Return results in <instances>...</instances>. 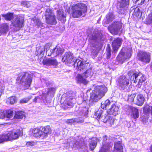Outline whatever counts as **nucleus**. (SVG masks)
<instances>
[{
  "label": "nucleus",
  "instance_id": "obj_1",
  "mask_svg": "<svg viewBox=\"0 0 152 152\" xmlns=\"http://www.w3.org/2000/svg\"><path fill=\"white\" fill-rule=\"evenodd\" d=\"M62 61L65 63L72 64L74 67H76V69L77 68L80 71H83L90 66V64L88 63H86L79 59L75 60L73 54L70 52H66L64 54Z\"/></svg>",
  "mask_w": 152,
  "mask_h": 152
},
{
  "label": "nucleus",
  "instance_id": "obj_2",
  "mask_svg": "<svg viewBox=\"0 0 152 152\" xmlns=\"http://www.w3.org/2000/svg\"><path fill=\"white\" fill-rule=\"evenodd\" d=\"M105 36L99 32L94 33L89 39V41L93 48L91 51L92 55L96 56L99 50L102 47L103 41L104 39Z\"/></svg>",
  "mask_w": 152,
  "mask_h": 152
},
{
  "label": "nucleus",
  "instance_id": "obj_3",
  "mask_svg": "<svg viewBox=\"0 0 152 152\" xmlns=\"http://www.w3.org/2000/svg\"><path fill=\"white\" fill-rule=\"evenodd\" d=\"M71 14L74 18H78L84 16L87 11V7L83 3H79L73 4L71 6Z\"/></svg>",
  "mask_w": 152,
  "mask_h": 152
},
{
  "label": "nucleus",
  "instance_id": "obj_4",
  "mask_svg": "<svg viewBox=\"0 0 152 152\" xmlns=\"http://www.w3.org/2000/svg\"><path fill=\"white\" fill-rule=\"evenodd\" d=\"M107 88L104 86H96L94 91L91 93L90 100L96 102L104 96L107 92Z\"/></svg>",
  "mask_w": 152,
  "mask_h": 152
},
{
  "label": "nucleus",
  "instance_id": "obj_5",
  "mask_svg": "<svg viewBox=\"0 0 152 152\" xmlns=\"http://www.w3.org/2000/svg\"><path fill=\"white\" fill-rule=\"evenodd\" d=\"M17 82L19 83L26 88L30 87L32 82L31 75L27 72H23L20 73L17 79Z\"/></svg>",
  "mask_w": 152,
  "mask_h": 152
},
{
  "label": "nucleus",
  "instance_id": "obj_6",
  "mask_svg": "<svg viewBox=\"0 0 152 152\" xmlns=\"http://www.w3.org/2000/svg\"><path fill=\"white\" fill-rule=\"evenodd\" d=\"M129 74L130 78L132 82L137 84L138 87H140L146 80V78L140 72L134 71Z\"/></svg>",
  "mask_w": 152,
  "mask_h": 152
},
{
  "label": "nucleus",
  "instance_id": "obj_7",
  "mask_svg": "<svg viewBox=\"0 0 152 152\" xmlns=\"http://www.w3.org/2000/svg\"><path fill=\"white\" fill-rule=\"evenodd\" d=\"M76 93L72 91L67 92L64 95L66 97L64 103V105L68 107H72L75 102V99L73 97L75 96Z\"/></svg>",
  "mask_w": 152,
  "mask_h": 152
},
{
  "label": "nucleus",
  "instance_id": "obj_8",
  "mask_svg": "<svg viewBox=\"0 0 152 152\" xmlns=\"http://www.w3.org/2000/svg\"><path fill=\"white\" fill-rule=\"evenodd\" d=\"M122 23L119 22H113L108 27V30L113 35H120L122 31Z\"/></svg>",
  "mask_w": 152,
  "mask_h": 152
},
{
  "label": "nucleus",
  "instance_id": "obj_9",
  "mask_svg": "<svg viewBox=\"0 0 152 152\" xmlns=\"http://www.w3.org/2000/svg\"><path fill=\"white\" fill-rule=\"evenodd\" d=\"M45 15L46 23L51 25H55L56 23V16L53 11L50 8L46 9Z\"/></svg>",
  "mask_w": 152,
  "mask_h": 152
},
{
  "label": "nucleus",
  "instance_id": "obj_10",
  "mask_svg": "<svg viewBox=\"0 0 152 152\" xmlns=\"http://www.w3.org/2000/svg\"><path fill=\"white\" fill-rule=\"evenodd\" d=\"M24 18L20 15H17L12 21V24L14 28L19 30L24 26Z\"/></svg>",
  "mask_w": 152,
  "mask_h": 152
},
{
  "label": "nucleus",
  "instance_id": "obj_11",
  "mask_svg": "<svg viewBox=\"0 0 152 152\" xmlns=\"http://www.w3.org/2000/svg\"><path fill=\"white\" fill-rule=\"evenodd\" d=\"M22 132L20 129L13 130L4 134L7 141L14 140L18 138L22 134Z\"/></svg>",
  "mask_w": 152,
  "mask_h": 152
},
{
  "label": "nucleus",
  "instance_id": "obj_12",
  "mask_svg": "<svg viewBox=\"0 0 152 152\" xmlns=\"http://www.w3.org/2000/svg\"><path fill=\"white\" fill-rule=\"evenodd\" d=\"M64 50L58 46H56L53 48H51L50 51H47V55L50 56H56L62 54L64 52Z\"/></svg>",
  "mask_w": 152,
  "mask_h": 152
},
{
  "label": "nucleus",
  "instance_id": "obj_13",
  "mask_svg": "<svg viewBox=\"0 0 152 152\" xmlns=\"http://www.w3.org/2000/svg\"><path fill=\"white\" fill-rule=\"evenodd\" d=\"M137 58L142 61L148 63L150 60V55L149 53L142 51L138 53Z\"/></svg>",
  "mask_w": 152,
  "mask_h": 152
},
{
  "label": "nucleus",
  "instance_id": "obj_14",
  "mask_svg": "<svg viewBox=\"0 0 152 152\" xmlns=\"http://www.w3.org/2000/svg\"><path fill=\"white\" fill-rule=\"evenodd\" d=\"M129 83V80L124 76L120 77L118 80L119 86L123 89L126 88Z\"/></svg>",
  "mask_w": 152,
  "mask_h": 152
},
{
  "label": "nucleus",
  "instance_id": "obj_15",
  "mask_svg": "<svg viewBox=\"0 0 152 152\" xmlns=\"http://www.w3.org/2000/svg\"><path fill=\"white\" fill-rule=\"evenodd\" d=\"M131 56L130 50H129V52L126 54L121 51L118 55L116 60L119 62H123L126 59L129 58Z\"/></svg>",
  "mask_w": 152,
  "mask_h": 152
},
{
  "label": "nucleus",
  "instance_id": "obj_16",
  "mask_svg": "<svg viewBox=\"0 0 152 152\" xmlns=\"http://www.w3.org/2000/svg\"><path fill=\"white\" fill-rule=\"evenodd\" d=\"M129 0H120L118 4V8L119 10H123L128 7Z\"/></svg>",
  "mask_w": 152,
  "mask_h": 152
},
{
  "label": "nucleus",
  "instance_id": "obj_17",
  "mask_svg": "<svg viewBox=\"0 0 152 152\" xmlns=\"http://www.w3.org/2000/svg\"><path fill=\"white\" fill-rule=\"evenodd\" d=\"M145 100V98L143 95L138 94L137 95L136 98L134 99L135 103L140 106H141L143 104Z\"/></svg>",
  "mask_w": 152,
  "mask_h": 152
},
{
  "label": "nucleus",
  "instance_id": "obj_18",
  "mask_svg": "<svg viewBox=\"0 0 152 152\" xmlns=\"http://www.w3.org/2000/svg\"><path fill=\"white\" fill-rule=\"evenodd\" d=\"M122 40L120 38L115 39L112 42V46L114 51H117L118 49L120 47L122 43Z\"/></svg>",
  "mask_w": 152,
  "mask_h": 152
},
{
  "label": "nucleus",
  "instance_id": "obj_19",
  "mask_svg": "<svg viewBox=\"0 0 152 152\" xmlns=\"http://www.w3.org/2000/svg\"><path fill=\"white\" fill-rule=\"evenodd\" d=\"M42 63L44 65L47 66H56L58 65V63L57 61L55 59H44Z\"/></svg>",
  "mask_w": 152,
  "mask_h": 152
},
{
  "label": "nucleus",
  "instance_id": "obj_20",
  "mask_svg": "<svg viewBox=\"0 0 152 152\" xmlns=\"http://www.w3.org/2000/svg\"><path fill=\"white\" fill-rule=\"evenodd\" d=\"M32 133L34 137L42 139H44L42 132L40 129L38 128L34 129H32Z\"/></svg>",
  "mask_w": 152,
  "mask_h": 152
},
{
  "label": "nucleus",
  "instance_id": "obj_21",
  "mask_svg": "<svg viewBox=\"0 0 152 152\" xmlns=\"http://www.w3.org/2000/svg\"><path fill=\"white\" fill-rule=\"evenodd\" d=\"M107 112L110 115L115 116L119 112V107L115 104H113Z\"/></svg>",
  "mask_w": 152,
  "mask_h": 152
},
{
  "label": "nucleus",
  "instance_id": "obj_22",
  "mask_svg": "<svg viewBox=\"0 0 152 152\" xmlns=\"http://www.w3.org/2000/svg\"><path fill=\"white\" fill-rule=\"evenodd\" d=\"M76 80L78 83H82L84 85H86L88 83V81L83 76V73L82 74H77L76 77Z\"/></svg>",
  "mask_w": 152,
  "mask_h": 152
},
{
  "label": "nucleus",
  "instance_id": "obj_23",
  "mask_svg": "<svg viewBox=\"0 0 152 152\" xmlns=\"http://www.w3.org/2000/svg\"><path fill=\"white\" fill-rule=\"evenodd\" d=\"M41 130L44 139L46 138L48 135L50 134L51 132V128L49 126L42 127Z\"/></svg>",
  "mask_w": 152,
  "mask_h": 152
},
{
  "label": "nucleus",
  "instance_id": "obj_24",
  "mask_svg": "<svg viewBox=\"0 0 152 152\" xmlns=\"http://www.w3.org/2000/svg\"><path fill=\"white\" fill-rule=\"evenodd\" d=\"M131 116L134 119L138 118L139 116L138 109L137 108L132 107L131 108Z\"/></svg>",
  "mask_w": 152,
  "mask_h": 152
},
{
  "label": "nucleus",
  "instance_id": "obj_25",
  "mask_svg": "<svg viewBox=\"0 0 152 152\" xmlns=\"http://www.w3.org/2000/svg\"><path fill=\"white\" fill-rule=\"evenodd\" d=\"M114 148L113 152H123V148L120 141L115 143Z\"/></svg>",
  "mask_w": 152,
  "mask_h": 152
},
{
  "label": "nucleus",
  "instance_id": "obj_26",
  "mask_svg": "<svg viewBox=\"0 0 152 152\" xmlns=\"http://www.w3.org/2000/svg\"><path fill=\"white\" fill-rule=\"evenodd\" d=\"M143 111L144 114L148 115L149 114L152 115V106H145L143 107Z\"/></svg>",
  "mask_w": 152,
  "mask_h": 152
},
{
  "label": "nucleus",
  "instance_id": "obj_27",
  "mask_svg": "<svg viewBox=\"0 0 152 152\" xmlns=\"http://www.w3.org/2000/svg\"><path fill=\"white\" fill-rule=\"evenodd\" d=\"M83 76L86 78L88 77H90L94 74L93 71L92 70L91 67H89L86 71L83 73Z\"/></svg>",
  "mask_w": 152,
  "mask_h": 152
},
{
  "label": "nucleus",
  "instance_id": "obj_28",
  "mask_svg": "<svg viewBox=\"0 0 152 152\" xmlns=\"http://www.w3.org/2000/svg\"><path fill=\"white\" fill-rule=\"evenodd\" d=\"M97 139L96 138H93L90 141L89 143L90 148L91 151H93L95 148L97 143Z\"/></svg>",
  "mask_w": 152,
  "mask_h": 152
},
{
  "label": "nucleus",
  "instance_id": "obj_29",
  "mask_svg": "<svg viewBox=\"0 0 152 152\" xmlns=\"http://www.w3.org/2000/svg\"><path fill=\"white\" fill-rule=\"evenodd\" d=\"M2 16L6 20L10 21L13 18L14 13L9 12L6 14H2Z\"/></svg>",
  "mask_w": 152,
  "mask_h": 152
},
{
  "label": "nucleus",
  "instance_id": "obj_30",
  "mask_svg": "<svg viewBox=\"0 0 152 152\" xmlns=\"http://www.w3.org/2000/svg\"><path fill=\"white\" fill-rule=\"evenodd\" d=\"M109 143H104L99 152H107L109 151Z\"/></svg>",
  "mask_w": 152,
  "mask_h": 152
},
{
  "label": "nucleus",
  "instance_id": "obj_31",
  "mask_svg": "<svg viewBox=\"0 0 152 152\" xmlns=\"http://www.w3.org/2000/svg\"><path fill=\"white\" fill-rule=\"evenodd\" d=\"M103 113V110L99 108L97 111L95 112L94 115V117L97 119H100Z\"/></svg>",
  "mask_w": 152,
  "mask_h": 152
},
{
  "label": "nucleus",
  "instance_id": "obj_32",
  "mask_svg": "<svg viewBox=\"0 0 152 152\" xmlns=\"http://www.w3.org/2000/svg\"><path fill=\"white\" fill-rule=\"evenodd\" d=\"M8 26L7 24H3L0 28V32L2 33H6L8 31Z\"/></svg>",
  "mask_w": 152,
  "mask_h": 152
},
{
  "label": "nucleus",
  "instance_id": "obj_33",
  "mask_svg": "<svg viewBox=\"0 0 152 152\" xmlns=\"http://www.w3.org/2000/svg\"><path fill=\"white\" fill-rule=\"evenodd\" d=\"M114 18L113 14L111 13H109L107 14L106 16V23H108L112 21Z\"/></svg>",
  "mask_w": 152,
  "mask_h": 152
},
{
  "label": "nucleus",
  "instance_id": "obj_34",
  "mask_svg": "<svg viewBox=\"0 0 152 152\" xmlns=\"http://www.w3.org/2000/svg\"><path fill=\"white\" fill-rule=\"evenodd\" d=\"M110 102L108 99L102 101L101 103V107L102 109L106 108L110 104Z\"/></svg>",
  "mask_w": 152,
  "mask_h": 152
},
{
  "label": "nucleus",
  "instance_id": "obj_35",
  "mask_svg": "<svg viewBox=\"0 0 152 152\" xmlns=\"http://www.w3.org/2000/svg\"><path fill=\"white\" fill-rule=\"evenodd\" d=\"M24 115V112L23 111H18L16 113L14 117L16 119L23 118Z\"/></svg>",
  "mask_w": 152,
  "mask_h": 152
},
{
  "label": "nucleus",
  "instance_id": "obj_36",
  "mask_svg": "<svg viewBox=\"0 0 152 152\" xmlns=\"http://www.w3.org/2000/svg\"><path fill=\"white\" fill-rule=\"evenodd\" d=\"M57 16L59 19H61L62 18H65L66 16V14L61 10H59L57 11Z\"/></svg>",
  "mask_w": 152,
  "mask_h": 152
},
{
  "label": "nucleus",
  "instance_id": "obj_37",
  "mask_svg": "<svg viewBox=\"0 0 152 152\" xmlns=\"http://www.w3.org/2000/svg\"><path fill=\"white\" fill-rule=\"evenodd\" d=\"M16 98L15 96H12L8 98L7 100V104H12L16 101Z\"/></svg>",
  "mask_w": 152,
  "mask_h": 152
},
{
  "label": "nucleus",
  "instance_id": "obj_38",
  "mask_svg": "<svg viewBox=\"0 0 152 152\" xmlns=\"http://www.w3.org/2000/svg\"><path fill=\"white\" fill-rule=\"evenodd\" d=\"M56 91V88L51 87L48 89V90L47 92V94L50 95L51 96H53L55 94Z\"/></svg>",
  "mask_w": 152,
  "mask_h": 152
},
{
  "label": "nucleus",
  "instance_id": "obj_39",
  "mask_svg": "<svg viewBox=\"0 0 152 152\" xmlns=\"http://www.w3.org/2000/svg\"><path fill=\"white\" fill-rule=\"evenodd\" d=\"M6 116L7 118H10L13 115V112L11 110H9L5 111Z\"/></svg>",
  "mask_w": 152,
  "mask_h": 152
},
{
  "label": "nucleus",
  "instance_id": "obj_40",
  "mask_svg": "<svg viewBox=\"0 0 152 152\" xmlns=\"http://www.w3.org/2000/svg\"><path fill=\"white\" fill-rule=\"evenodd\" d=\"M136 95L134 94H132L129 95L128 96V101L130 102H134V98L135 97Z\"/></svg>",
  "mask_w": 152,
  "mask_h": 152
},
{
  "label": "nucleus",
  "instance_id": "obj_41",
  "mask_svg": "<svg viewBox=\"0 0 152 152\" xmlns=\"http://www.w3.org/2000/svg\"><path fill=\"white\" fill-rule=\"evenodd\" d=\"M34 21L35 23V25L37 26L38 27H41L42 26V23L38 19L35 18L34 19Z\"/></svg>",
  "mask_w": 152,
  "mask_h": 152
},
{
  "label": "nucleus",
  "instance_id": "obj_42",
  "mask_svg": "<svg viewBox=\"0 0 152 152\" xmlns=\"http://www.w3.org/2000/svg\"><path fill=\"white\" fill-rule=\"evenodd\" d=\"M114 119L111 117H109L107 124V125L111 126L114 124Z\"/></svg>",
  "mask_w": 152,
  "mask_h": 152
},
{
  "label": "nucleus",
  "instance_id": "obj_43",
  "mask_svg": "<svg viewBox=\"0 0 152 152\" xmlns=\"http://www.w3.org/2000/svg\"><path fill=\"white\" fill-rule=\"evenodd\" d=\"M88 111L86 108H84L81 110L80 114H81V116H86L88 113Z\"/></svg>",
  "mask_w": 152,
  "mask_h": 152
},
{
  "label": "nucleus",
  "instance_id": "obj_44",
  "mask_svg": "<svg viewBox=\"0 0 152 152\" xmlns=\"http://www.w3.org/2000/svg\"><path fill=\"white\" fill-rule=\"evenodd\" d=\"M109 117L107 115L102 116L100 119L104 123H107Z\"/></svg>",
  "mask_w": 152,
  "mask_h": 152
},
{
  "label": "nucleus",
  "instance_id": "obj_45",
  "mask_svg": "<svg viewBox=\"0 0 152 152\" xmlns=\"http://www.w3.org/2000/svg\"><path fill=\"white\" fill-rule=\"evenodd\" d=\"M7 142L4 134L0 135V143Z\"/></svg>",
  "mask_w": 152,
  "mask_h": 152
},
{
  "label": "nucleus",
  "instance_id": "obj_46",
  "mask_svg": "<svg viewBox=\"0 0 152 152\" xmlns=\"http://www.w3.org/2000/svg\"><path fill=\"white\" fill-rule=\"evenodd\" d=\"M21 4L22 5L27 8H28L31 6V4L28 1H22L21 2Z\"/></svg>",
  "mask_w": 152,
  "mask_h": 152
},
{
  "label": "nucleus",
  "instance_id": "obj_47",
  "mask_svg": "<svg viewBox=\"0 0 152 152\" xmlns=\"http://www.w3.org/2000/svg\"><path fill=\"white\" fill-rule=\"evenodd\" d=\"M75 118L67 119L65 123L67 124H71L74 123H75Z\"/></svg>",
  "mask_w": 152,
  "mask_h": 152
},
{
  "label": "nucleus",
  "instance_id": "obj_48",
  "mask_svg": "<svg viewBox=\"0 0 152 152\" xmlns=\"http://www.w3.org/2000/svg\"><path fill=\"white\" fill-rule=\"evenodd\" d=\"M50 47V45L49 44H46L44 46V50L46 51V54L47 55V51H50L49 50Z\"/></svg>",
  "mask_w": 152,
  "mask_h": 152
},
{
  "label": "nucleus",
  "instance_id": "obj_49",
  "mask_svg": "<svg viewBox=\"0 0 152 152\" xmlns=\"http://www.w3.org/2000/svg\"><path fill=\"white\" fill-rule=\"evenodd\" d=\"M35 143L33 141H30L27 142L26 144V145L28 147L32 146L35 145Z\"/></svg>",
  "mask_w": 152,
  "mask_h": 152
},
{
  "label": "nucleus",
  "instance_id": "obj_50",
  "mask_svg": "<svg viewBox=\"0 0 152 152\" xmlns=\"http://www.w3.org/2000/svg\"><path fill=\"white\" fill-rule=\"evenodd\" d=\"M107 59H109L110 58L111 55L110 49V48H108L107 49Z\"/></svg>",
  "mask_w": 152,
  "mask_h": 152
},
{
  "label": "nucleus",
  "instance_id": "obj_51",
  "mask_svg": "<svg viewBox=\"0 0 152 152\" xmlns=\"http://www.w3.org/2000/svg\"><path fill=\"white\" fill-rule=\"evenodd\" d=\"M45 51L44 50L40 48L37 51V55H43Z\"/></svg>",
  "mask_w": 152,
  "mask_h": 152
},
{
  "label": "nucleus",
  "instance_id": "obj_52",
  "mask_svg": "<svg viewBox=\"0 0 152 152\" xmlns=\"http://www.w3.org/2000/svg\"><path fill=\"white\" fill-rule=\"evenodd\" d=\"M146 116H142L141 118L142 121L144 123H145L147 121L148 119V116L146 115Z\"/></svg>",
  "mask_w": 152,
  "mask_h": 152
},
{
  "label": "nucleus",
  "instance_id": "obj_53",
  "mask_svg": "<svg viewBox=\"0 0 152 152\" xmlns=\"http://www.w3.org/2000/svg\"><path fill=\"white\" fill-rule=\"evenodd\" d=\"M75 123H82L84 122V121L83 119L81 118H75Z\"/></svg>",
  "mask_w": 152,
  "mask_h": 152
},
{
  "label": "nucleus",
  "instance_id": "obj_54",
  "mask_svg": "<svg viewBox=\"0 0 152 152\" xmlns=\"http://www.w3.org/2000/svg\"><path fill=\"white\" fill-rule=\"evenodd\" d=\"M6 117L5 112H0V118H3Z\"/></svg>",
  "mask_w": 152,
  "mask_h": 152
},
{
  "label": "nucleus",
  "instance_id": "obj_55",
  "mask_svg": "<svg viewBox=\"0 0 152 152\" xmlns=\"http://www.w3.org/2000/svg\"><path fill=\"white\" fill-rule=\"evenodd\" d=\"M29 99L28 98H24L20 101V102L21 103H24L27 102Z\"/></svg>",
  "mask_w": 152,
  "mask_h": 152
},
{
  "label": "nucleus",
  "instance_id": "obj_56",
  "mask_svg": "<svg viewBox=\"0 0 152 152\" xmlns=\"http://www.w3.org/2000/svg\"><path fill=\"white\" fill-rule=\"evenodd\" d=\"M107 137L106 135H105V136H104L103 138V143H102V144L103 145H104V143H106V142H105V141L107 140Z\"/></svg>",
  "mask_w": 152,
  "mask_h": 152
},
{
  "label": "nucleus",
  "instance_id": "obj_57",
  "mask_svg": "<svg viewBox=\"0 0 152 152\" xmlns=\"http://www.w3.org/2000/svg\"><path fill=\"white\" fill-rule=\"evenodd\" d=\"M4 89V87H2L1 88V90H0V97L1 96V95H2V93H3V90Z\"/></svg>",
  "mask_w": 152,
  "mask_h": 152
},
{
  "label": "nucleus",
  "instance_id": "obj_58",
  "mask_svg": "<svg viewBox=\"0 0 152 152\" xmlns=\"http://www.w3.org/2000/svg\"><path fill=\"white\" fill-rule=\"evenodd\" d=\"M131 124V123L130 122H129L128 123V124H127V126H128V128L130 127Z\"/></svg>",
  "mask_w": 152,
  "mask_h": 152
},
{
  "label": "nucleus",
  "instance_id": "obj_59",
  "mask_svg": "<svg viewBox=\"0 0 152 152\" xmlns=\"http://www.w3.org/2000/svg\"><path fill=\"white\" fill-rule=\"evenodd\" d=\"M134 1H135V0H133ZM139 0H136V1H135V2H137V1H138ZM145 0H142V1H141V3H143V2Z\"/></svg>",
  "mask_w": 152,
  "mask_h": 152
},
{
  "label": "nucleus",
  "instance_id": "obj_60",
  "mask_svg": "<svg viewBox=\"0 0 152 152\" xmlns=\"http://www.w3.org/2000/svg\"><path fill=\"white\" fill-rule=\"evenodd\" d=\"M150 22L151 23H152V15H151V16L150 18Z\"/></svg>",
  "mask_w": 152,
  "mask_h": 152
},
{
  "label": "nucleus",
  "instance_id": "obj_61",
  "mask_svg": "<svg viewBox=\"0 0 152 152\" xmlns=\"http://www.w3.org/2000/svg\"><path fill=\"white\" fill-rule=\"evenodd\" d=\"M150 152H152V144H151L150 149Z\"/></svg>",
  "mask_w": 152,
  "mask_h": 152
},
{
  "label": "nucleus",
  "instance_id": "obj_62",
  "mask_svg": "<svg viewBox=\"0 0 152 152\" xmlns=\"http://www.w3.org/2000/svg\"><path fill=\"white\" fill-rule=\"evenodd\" d=\"M135 10H137V11H138L139 10V9L138 8H137L135 9Z\"/></svg>",
  "mask_w": 152,
  "mask_h": 152
},
{
  "label": "nucleus",
  "instance_id": "obj_63",
  "mask_svg": "<svg viewBox=\"0 0 152 152\" xmlns=\"http://www.w3.org/2000/svg\"><path fill=\"white\" fill-rule=\"evenodd\" d=\"M1 20V18H0V20Z\"/></svg>",
  "mask_w": 152,
  "mask_h": 152
}]
</instances>
